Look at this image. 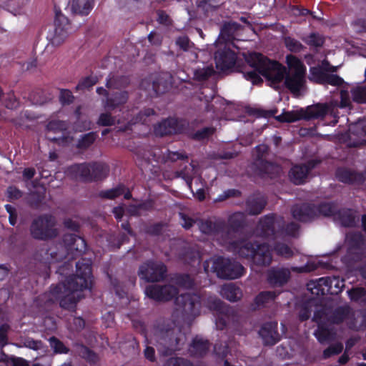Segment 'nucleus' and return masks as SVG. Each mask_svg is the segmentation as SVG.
Masks as SVG:
<instances>
[{
	"label": "nucleus",
	"instance_id": "f257e3e1",
	"mask_svg": "<svg viewBox=\"0 0 366 366\" xmlns=\"http://www.w3.org/2000/svg\"><path fill=\"white\" fill-rule=\"evenodd\" d=\"M288 71L277 61L270 60L259 53H249L245 60L252 71L243 72L246 79L252 84H259L262 80L259 74L265 77L269 85L277 89L285 79L284 84L292 93H298L305 84L306 67L300 59L292 55L286 57Z\"/></svg>",
	"mask_w": 366,
	"mask_h": 366
},
{
	"label": "nucleus",
	"instance_id": "f03ea898",
	"mask_svg": "<svg viewBox=\"0 0 366 366\" xmlns=\"http://www.w3.org/2000/svg\"><path fill=\"white\" fill-rule=\"evenodd\" d=\"M76 274L67 277L51 290V300H58L60 306L73 310L77 302L84 297L83 290L92 285V268L89 259H82L76 263Z\"/></svg>",
	"mask_w": 366,
	"mask_h": 366
},
{
	"label": "nucleus",
	"instance_id": "7ed1b4c3",
	"mask_svg": "<svg viewBox=\"0 0 366 366\" xmlns=\"http://www.w3.org/2000/svg\"><path fill=\"white\" fill-rule=\"evenodd\" d=\"M199 227L202 233L212 235L228 250L237 253L241 257L252 259L254 265L267 266L271 263V257L267 252V249L260 247L257 252H254L251 242L247 241H242L241 245L239 246L232 240L231 232L224 229V223L222 221L202 222L199 224Z\"/></svg>",
	"mask_w": 366,
	"mask_h": 366
},
{
	"label": "nucleus",
	"instance_id": "20e7f679",
	"mask_svg": "<svg viewBox=\"0 0 366 366\" xmlns=\"http://www.w3.org/2000/svg\"><path fill=\"white\" fill-rule=\"evenodd\" d=\"M283 219L273 216H265L261 219L256 229L257 235L264 237L274 236V239H283L285 236L295 237L298 233L299 227L295 223H290L284 229Z\"/></svg>",
	"mask_w": 366,
	"mask_h": 366
},
{
	"label": "nucleus",
	"instance_id": "39448f33",
	"mask_svg": "<svg viewBox=\"0 0 366 366\" xmlns=\"http://www.w3.org/2000/svg\"><path fill=\"white\" fill-rule=\"evenodd\" d=\"M200 297L194 293L182 294L175 300V307L172 313L174 321H189L199 314Z\"/></svg>",
	"mask_w": 366,
	"mask_h": 366
},
{
	"label": "nucleus",
	"instance_id": "423d86ee",
	"mask_svg": "<svg viewBox=\"0 0 366 366\" xmlns=\"http://www.w3.org/2000/svg\"><path fill=\"white\" fill-rule=\"evenodd\" d=\"M179 287L189 288L194 285L193 280L188 275H182L172 279L171 282L164 287L158 285H149L145 289L147 296L155 300H169L177 293Z\"/></svg>",
	"mask_w": 366,
	"mask_h": 366
},
{
	"label": "nucleus",
	"instance_id": "0eeeda50",
	"mask_svg": "<svg viewBox=\"0 0 366 366\" xmlns=\"http://www.w3.org/2000/svg\"><path fill=\"white\" fill-rule=\"evenodd\" d=\"M336 212L335 207L330 203H323L318 206L304 204L292 209L293 217L301 222H309L320 215L331 216Z\"/></svg>",
	"mask_w": 366,
	"mask_h": 366
},
{
	"label": "nucleus",
	"instance_id": "6e6552de",
	"mask_svg": "<svg viewBox=\"0 0 366 366\" xmlns=\"http://www.w3.org/2000/svg\"><path fill=\"white\" fill-rule=\"evenodd\" d=\"M212 269L222 279H237L244 273V267L239 262L228 258L218 257L212 259Z\"/></svg>",
	"mask_w": 366,
	"mask_h": 366
},
{
	"label": "nucleus",
	"instance_id": "1a4fd4ad",
	"mask_svg": "<svg viewBox=\"0 0 366 366\" xmlns=\"http://www.w3.org/2000/svg\"><path fill=\"white\" fill-rule=\"evenodd\" d=\"M55 225L56 221L52 216H40L33 221L30 227L31 234L34 238L41 240L54 238L58 233Z\"/></svg>",
	"mask_w": 366,
	"mask_h": 366
},
{
	"label": "nucleus",
	"instance_id": "9d476101",
	"mask_svg": "<svg viewBox=\"0 0 366 366\" xmlns=\"http://www.w3.org/2000/svg\"><path fill=\"white\" fill-rule=\"evenodd\" d=\"M71 32L68 18L59 12L56 14L54 28L48 31L46 39L52 45L59 46L64 42Z\"/></svg>",
	"mask_w": 366,
	"mask_h": 366
},
{
	"label": "nucleus",
	"instance_id": "9b49d317",
	"mask_svg": "<svg viewBox=\"0 0 366 366\" xmlns=\"http://www.w3.org/2000/svg\"><path fill=\"white\" fill-rule=\"evenodd\" d=\"M245 221V215L242 212H235L231 214L228 219V226L224 224V229L229 230L231 232V236L232 237V240L237 243L239 246L241 245L240 242L242 241H247L251 242L252 247L254 248V252H257V250L259 249L260 247H262L267 249V252L269 254L271 257V260L272 259V253L269 248V246L265 243H257L254 242L251 238L249 239H235V234L237 230L242 227Z\"/></svg>",
	"mask_w": 366,
	"mask_h": 366
},
{
	"label": "nucleus",
	"instance_id": "f8f14e48",
	"mask_svg": "<svg viewBox=\"0 0 366 366\" xmlns=\"http://www.w3.org/2000/svg\"><path fill=\"white\" fill-rule=\"evenodd\" d=\"M166 272L162 262H147L140 266L139 275L146 282H159L164 277Z\"/></svg>",
	"mask_w": 366,
	"mask_h": 366
},
{
	"label": "nucleus",
	"instance_id": "ddd939ff",
	"mask_svg": "<svg viewBox=\"0 0 366 366\" xmlns=\"http://www.w3.org/2000/svg\"><path fill=\"white\" fill-rule=\"evenodd\" d=\"M67 128L65 122L60 120H54L47 124L46 137L54 142H56L59 145H69L73 142V137L69 135L56 136L53 135L62 133Z\"/></svg>",
	"mask_w": 366,
	"mask_h": 366
},
{
	"label": "nucleus",
	"instance_id": "4468645a",
	"mask_svg": "<svg viewBox=\"0 0 366 366\" xmlns=\"http://www.w3.org/2000/svg\"><path fill=\"white\" fill-rule=\"evenodd\" d=\"M326 318L325 312H317L313 317V320L317 322L318 327L315 332L314 335L320 343L331 341L334 340L335 333L333 329L327 326V323L324 322Z\"/></svg>",
	"mask_w": 366,
	"mask_h": 366
},
{
	"label": "nucleus",
	"instance_id": "2eb2a0df",
	"mask_svg": "<svg viewBox=\"0 0 366 366\" xmlns=\"http://www.w3.org/2000/svg\"><path fill=\"white\" fill-rule=\"evenodd\" d=\"M206 306L209 310L218 313L216 318V325L219 330H222L229 322V309L226 308L222 301L215 297H208Z\"/></svg>",
	"mask_w": 366,
	"mask_h": 366
},
{
	"label": "nucleus",
	"instance_id": "dca6fc26",
	"mask_svg": "<svg viewBox=\"0 0 366 366\" xmlns=\"http://www.w3.org/2000/svg\"><path fill=\"white\" fill-rule=\"evenodd\" d=\"M318 163V161L311 160L305 164L294 166L289 173L290 180L295 184L304 183L310 171L315 168Z\"/></svg>",
	"mask_w": 366,
	"mask_h": 366
},
{
	"label": "nucleus",
	"instance_id": "f3484780",
	"mask_svg": "<svg viewBox=\"0 0 366 366\" xmlns=\"http://www.w3.org/2000/svg\"><path fill=\"white\" fill-rule=\"evenodd\" d=\"M256 151L258 153H261V154H258V159L254 163L255 166L258 167L259 174L260 175H272L279 172L280 169L277 166L262 159L263 154L267 151V146L264 144L259 145L256 147Z\"/></svg>",
	"mask_w": 366,
	"mask_h": 366
},
{
	"label": "nucleus",
	"instance_id": "a211bd4d",
	"mask_svg": "<svg viewBox=\"0 0 366 366\" xmlns=\"http://www.w3.org/2000/svg\"><path fill=\"white\" fill-rule=\"evenodd\" d=\"M217 68L224 71L232 68L236 61V55L234 52L229 49L224 48L223 50H219L214 56Z\"/></svg>",
	"mask_w": 366,
	"mask_h": 366
},
{
	"label": "nucleus",
	"instance_id": "6ab92c4d",
	"mask_svg": "<svg viewBox=\"0 0 366 366\" xmlns=\"http://www.w3.org/2000/svg\"><path fill=\"white\" fill-rule=\"evenodd\" d=\"M259 335L262 337L265 345H274L280 340V335L277 332V322H270L265 323L259 330Z\"/></svg>",
	"mask_w": 366,
	"mask_h": 366
},
{
	"label": "nucleus",
	"instance_id": "aec40b11",
	"mask_svg": "<svg viewBox=\"0 0 366 366\" xmlns=\"http://www.w3.org/2000/svg\"><path fill=\"white\" fill-rule=\"evenodd\" d=\"M92 164H74L68 167L66 174L76 179L92 181Z\"/></svg>",
	"mask_w": 366,
	"mask_h": 366
},
{
	"label": "nucleus",
	"instance_id": "412c9836",
	"mask_svg": "<svg viewBox=\"0 0 366 366\" xmlns=\"http://www.w3.org/2000/svg\"><path fill=\"white\" fill-rule=\"evenodd\" d=\"M290 277V271L287 268L273 267L267 272V280L274 286L285 284Z\"/></svg>",
	"mask_w": 366,
	"mask_h": 366
},
{
	"label": "nucleus",
	"instance_id": "4be33fe9",
	"mask_svg": "<svg viewBox=\"0 0 366 366\" xmlns=\"http://www.w3.org/2000/svg\"><path fill=\"white\" fill-rule=\"evenodd\" d=\"M330 109L326 104H317L307 107L304 109L305 119L323 118L327 114Z\"/></svg>",
	"mask_w": 366,
	"mask_h": 366
},
{
	"label": "nucleus",
	"instance_id": "5701e85b",
	"mask_svg": "<svg viewBox=\"0 0 366 366\" xmlns=\"http://www.w3.org/2000/svg\"><path fill=\"white\" fill-rule=\"evenodd\" d=\"M177 121L174 119H167L159 123L154 129L155 134L164 136L175 134L178 132Z\"/></svg>",
	"mask_w": 366,
	"mask_h": 366
},
{
	"label": "nucleus",
	"instance_id": "b1692460",
	"mask_svg": "<svg viewBox=\"0 0 366 366\" xmlns=\"http://www.w3.org/2000/svg\"><path fill=\"white\" fill-rule=\"evenodd\" d=\"M93 8L92 0H71L70 9L72 13L79 15H87Z\"/></svg>",
	"mask_w": 366,
	"mask_h": 366
},
{
	"label": "nucleus",
	"instance_id": "393cba45",
	"mask_svg": "<svg viewBox=\"0 0 366 366\" xmlns=\"http://www.w3.org/2000/svg\"><path fill=\"white\" fill-rule=\"evenodd\" d=\"M209 349L208 342L202 337H196L189 347L191 355L194 357H202L204 355Z\"/></svg>",
	"mask_w": 366,
	"mask_h": 366
},
{
	"label": "nucleus",
	"instance_id": "a878e982",
	"mask_svg": "<svg viewBox=\"0 0 366 366\" xmlns=\"http://www.w3.org/2000/svg\"><path fill=\"white\" fill-rule=\"evenodd\" d=\"M221 295L230 302H236L242 296L241 290L232 283L225 284L222 286Z\"/></svg>",
	"mask_w": 366,
	"mask_h": 366
},
{
	"label": "nucleus",
	"instance_id": "bb28decb",
	"mask_svg": "<svg viewBox=\"0 0 366 366\" xmlns=\"http://www.w3.org/2000/svg\"><path fill=\"white\" fill-rule=\"evenodd\" d=\"M337 178L345 183L360 184L363 179V176L345 169H339L336 173Z\"/></svg>",
	"mask_w": 366,
	"mask_h": 366
},
{
	"label": "nucleus",
	"instance_id": "cd10ccee",
	"mask_svg": "<svg viewBox=\"0 0 366 366\" xmlns=\"http://www.w3.org/2000/svg\"><path fill=\"white\" fill-rule=\"evenodd\" d=\"M21 344L25 347L37 351L40 356L48 355L47 346L44 345L40 340H35L31 337H24L21 340Z\"/></svg>",
	"mask_w": 366,
	"mask_h": 366
},
{
	"label": "nucleus",
	"instance_id": "c85d7f7f",
	"mask_svg": "<svg viewBox=\"0 0 366 366\" xmlns=\"http://www.w3.org/2000/svg\"><path fill=\"white\" fill-rule=\"evenodd\" d=\"M64 242L70 250L82 252L86 248L84 239L74 234H66L64 237Z\"/></svg>",
	"mask_w": 366,
	"mask_h": 366
},
{
	"label": "nucleus",
	"instance_id": "c756f323",
	"mask_svg": "<svg viewBox=\"0 0 366 366\" xmlns=\"http://www.w3.org/2000/svg\"><path fill=\"white\" fill-rule=\"evenodd\" d=\"M266 204L264 198L262 195L250 197L247 202V209L250 214H259Z\"/></svg>",
	"mask_w": 366,
	"mask_h": 366
},
{
	"label": "nucleus",
	"instance_id": "7c9ffc66",
	"mask_svg": "<svg viewBox=\"0 0 366 366\" xmlns=\"http://www.w3.org/2000/svg\"><path fill=\"white\" fill-rule=\"evenodd\" d=\"M333 285L335 287H337V288H340V287H343V285H344L343 283L342 282V285L340 286L338 280L335 277L331 278L329 277H325L320 278L315 282H312V283L307 285V287L310 290H312L313 288L322 287L325 286V287H327L328 288L327 290H329ZM312 292L313 294L316 293L317 295H318V292H315L312 291Z\"/></svg>",
	"mask_w": 366,
	"mask_h": 366
},
{
	"label": "nucleus",
	"instance_id": "2f4dec72",
	"mask_svg": "<svg viewBox=\"0 0 366 366\" xmlns=\"http://www.w3.org/2000/svg\"><path fill=\"white\" fill-rule=\"evenodd\" d=\"M197 175H199L198 169L193 164H189L188 166H186L184 169L179 173V176L186 181L187 186L192 192H194L192 184V179Z\"/></svg>",
	"mask_w": 366,
	"mask_h": 366
},
{
	"label": "nucleus",
	"instance_id": "473e14b6",
	"mask_svg": "<svg viewBox=\"0 0 366 366\" xmlns=\"http://www.w3.org/2000/svg\"><path fill=\"white\" fill-rule=\"evenodd\" d=\"M277 119L281 122H294L301 119H305L304 109L284 112Z\"/></svg>",
	"mask_w": 366,
	"mask_h": 366
},
{
	"label": "nucleus",
	"instance_id": "72a5a7b5",
	"mask_svg": "<svg viewBox=\"0 0 366 366\" xmlns=\"http://www.w3.org/2000/svg\"><path fill=\"white\" fill-rule=\"evenodd\" d=\"M128 99L127 93L125 92L118 93L114 99H107L104 107L108 109H114L120 104L126 103Z\"/></svg>",
	"mask_w": 366,
	"mask_h": 366
},
{
	"label": "nucleus",
	"instance_id": "f704fd0d",
	"mask_svg": "<svg viewBox=\"0 0 366 366\" xmlns=\"http://www.w3.org/2000/svg\"><path fill=\"white\" fill-rule=\"evenodd\" d=\"M92 181L104 178L108 173V167L102 163L92 164Z\"/></svg>",
	"mask_w": 366,
	"mask_h": 366
},
{
	"label": "nucleus",
	"instance_id": "c9c22d12",
	"mask_svg": "<svg viewBox=\"0 0 366 366\" xmlns=\"http://www.w3.org/2000/svg\"><path fill=\"white\" fill-rule=\"evenodd\" d=\"M280 239H275L277 241L274 246V250L277 254L282 256L285 258H290L294 255V251L287 244L280 242Z\"/></svg>",
	"mask_w": 366,
	"mask_h": 366
},
{
	"label": "nucleus",
	"instance_id": "e433bc0d",
	"mask_svg": "<svg viewBox=\"0 0 366 366\" xmlns=\"http://www.w3.org/2000/svg\"><path fill=\"white\" fill-rule=\"evenodd\" d=\"M277 294L275 292L266 291L260 292L255 298V302L257 305H264L273 301Z\"/></svg>",
	"mask_w": 366,
	"mask_h": 366
},
{
	"label": "nucleus",
	"instance_id": "4c0bfd02",
	"mask_svg": "<svg viewBox=\"0 0 366 366\" xmlns=\"http://www.w3.org/2000/svg\"><path fill=\"white\" fill-rule=\"evenodd\" d=\"M354 102L362 104L366 103V86H357L351 90Z\"/></svg>",
	"mask_w": 366,
	"mask_h": 366
},
{
	"label": "nucleus",
	"instance_id": "58836bf2",
	"mask_svg": "<svg viewBox=\"0 0 366 366\" xmlns=\"http://www.w3.org/2000/svg\"><path fill=\"white\" fill-rule=\"evenodd\" d=\"M214 73V70L212 66H204L203 68H199L194 70V77L198 81H204L207 79Z\"/></svg>",
	"mask_w": 366,
	"mask_h": 366
},
{
	"label": "nucleus",
	"instance_id": "ea45409f",
	"mask_svg": "<svg viewBox=\"0 0 366 366\" xmlns=\"http://www.w3.org/2000/svg\"><path fill=\"white\" fill-rule=\"evenodd\" d=\"M97 135L94 132H89L81 137L76 144L79 149H86L95 141Z\"/></svg>",
	"mask_w": 366,
	"mask_h": 366
},
{
	"label": "nucleus",
	"instance_id": "a19ab883",
	"mask_svg": "<svg viewBox=\"0 0 366 366\" xmlns=\"http://www.w3.org/2000/svg\"><path fill=\"white\" fill-rule=\"evenodd\" d=\"M339 215L342 225L352 227L355 224V215L351 210H343Z\"/></svg>",
	"mask_w": 366,
	"mask_h": 366
},
{
	"label": "nucleus",
	"instance_id": "79ce46f5",
	"mask_svg": "<svg viewBox=\"0 0 366 366\" xmlns=\"http://www.w3.org/2000/svg\"><path fill=\"white\" fill-rule=\"evenodd\" d=\"M326 72L318 67H312L310 69V79L319 84L324 83Z\"/></svg>",
	"mask_w": 366,
	"mask_h": 366
},
{
	"label": "nucleus",
	"instance_id": "37998d69",
	"mask_svg": "<svg viewBox=\"0 0 366 366\" xmlns=\"http://www.w3.org/2000/svg\"><path fill=\"white\" fill-rule=\"evenodd\" d=\"M346 242L352 247H358L363 243V237L360 232L350 233L346 237Z\"/></svg>",
	"mask_w": 366,
	"mask_h": 366
},
{
	"label": "nucleus",
	"instance_id": "c03bdc74",
	"mask_svg": "<svg viewBox=\"0 0 366 366\" xmlns=\"http://www.w3.org/2000/svg\"><path fill=\"white\" fill-rule=\"evenodd\" d=\"M124 192V187L121 184L116 188L102 192L101 196L104 198L112 199L122 194Z\"/></svg>",
	"mask_w": 366,
	"mask_h": 366
},
{
	"label": "nucleus",
	"instance_id": "a18cd8bd",
	"mask_svg": "<svg viewBox=\"0 0 366 366\" xmlns=\"http://www.w3.org/2000/svg\"><path fill=\"white\" fill-rule=\"evenodd\" d=\"M23 6V3L19 0H10L6 4L7 9L14 15L21 14Z\"/></svg>",
	"mask_w": 366,
	"mask_h": 366
},
{
	"label": "nucleus",
	"instance_id": "49530a36",
	"mask_svg": "<svg viewBox=\"0 0 366 366\" xmlns=\"http://www.w3.org/2000/svg\"><path fill=\"white\" fill-rule=\"evenodd\" d=\"M49 343L55 353H67L68 349L56 337H52L49 338Z\"/></svg>",
	"mask_w": 366,
	"mask_h": 366
},
{
	"label": "nucleus",
	"instance_id": "de8ad7c7",
	"mask_svg": "<svg viewBox=\"0 0 366 366\" xmlns=\"http://www.w3.org/2000/svg\"><path fill=\"white\" fill-rule=\"evenodd\" d=\"M285 43L286 47L293 52L300 51L303 48V46L300 41L291 37L285 38Z\"/></svg>",
	"mask_w": 366,
	"mask_h": 366
},
{
	"label": "nucleus",
	"instance_id": "09e8293b",
	"mask_svg": "<svg viewBox=\"0 0 366 366\" xmlns=\"http://www.w3.org/2000/svg\"><path fill=\"white\" fill-rule=\"evenodd\" d=\"M116 119L108 113H102L100 114L97 121V124L100 126H111L114 124Z\"/></svg>",
	"mask_w": 366,
	"mask_h": 366
},
{
	"label": "nucleus",
	"instance_id": "8fccbe9b",
	"mask_svg": "<svg viewBox=\"0 0 366 366\" xmlns=\"http://www.w3.org/2000/svg\"><path fill=\"white\" fill-rule=\"evenodd\" d=\"M347 312V310L345 308H338L335 314L332 318L328 319L327 322L330 323H339L342 322L346 316V314Z\"/></svg>",
	"mask_w": 366,
	"mask_h": 366
},
{
	"label": "nucleus",
	"instance_id": "3c124183",
	"mask_svg": "<svg viewBox=\"0 0 366 366\" xmlns=\"http://www.w3.org/2000/svg\"><path fill=\"white\" fill-rule=\"evenodd\" d=\"M342 349H343L342 344L336 343L335 345L330 346L327 349H326L323 352V355L325 358H327L333 355H337V354L340 353L342 352Z\"/></svg>",
	"mask_w": 366,
	"mask_h": 366
},
{
	"label": "nucleus",
	"instance_id": "603ef678",
	"mask_svg": "<svg viewBox=\"0 0 366 366\" xmlns=\"http://www.w3.org/2000/svg\"><path fill=\"white\" fill-rule=\"evenodd\" d=\"M344 83L343 79L337 75L326 73L323 84H329L332 86H340Z\"/></svg>",
	"mask_w": 366,
	"mask_h": 366
},
{
	"label": "nucleus",
	"instance_id": "864d4df0",
	"mask_svg": "<svg viewBox=\"0 0 366 366\" xmlns=\"http://www.w3.org/2000/svg\"><path fill=\"white\" fill-rule=\"evenodd\" d=\"M351 300L358 301L366 295V291L364 288L357 287L347 291Z\"/></svg>",
	"mask_w": 366,
	"mask_h": 366
},
{
	"label": "nucleus",
	"instance_id": "5fc2aeb1",
	"mask_svg": "<svg viewBox=\"0 0 366 366\" xmlns=\"http://www.w3.org/2000/svg\"><path fill=\"white\" fill-rule=\"evenodd\" d=\"M34 117L31 116L28 111L22 112L19 117L16 119H12V122L19 127H24L25 125V119H33Z\"/></svg>",
	"mask_w": 366,
	"mask_h": 366
},
{
	"label": "nucleus",
	"instance_id": "6e6d98bb",
	"mask_svg": "<svg viewBox=\"0 0 366 366\" xmlns=\"http://www.w3.org/2000/svg\"><path fill=\"white\" fill-rule=\"evenodd\" d=\"M305 41L309 45L315 47L320 46L323 44V40L322 37L316 34H311L310 36H307Z\"/></svg>",
	"mask_w": 366,
	"mask_h": 366
},
{
	"label": "nucleus",
	"instance_id": "4d7b16f0",
	"mask_svg": "<svg viewBox=\"0 0 366 366\" xmlns=\"http://www.w3.org/2000/svg\"><path fill=\"white\" fill-rule=\"evenodd\" d=\"M177 44L184 51H189L193 46V44L190 42L187 36H183L179 37L176 41Z\"/></svg>",
	"mask_w": 366,
	"mask_h": 366
},
{
	"label": "nucleus",
	"instance_id": "13d9d810",
	"mask_svg": "<svg viewBox=\"0 0 366 366\" xmlns=\"http://www.w3.org/2000/svg\"><path fill=\"white\" fill-rule=\"evenodd\" d=\"M96 84V80L94 77H86L81 79L76 86V89H84L89 88Z\"/></svg>",
	"mask_w": 366,
	"mask_h": 366
},
{
	"label": "nucleus",
	"instance_id": "bf43d9fd",
	"mask_svg": "<svg viewBox=\"0 0 366 366\" xmlns=\"http://www.w3.org/2000/svg\"><path fill=\"white\" fill-rule=\"evenodd\" d=\"M166 366H192V365L187 360L182 358H170Z\"/></svg>",
	"mask_w": 366,
	"mask_h": 366
},
{
	"label": "nucleus",
	"instance_id": "052dcab7",
	"mask_svg": "<svg viewBox=\"0 0 366 366\" xmlns=\"http://www.w3.org/2000/svg\"><path fill=\"white\" fill-rule=\"evenodd\" d=\"M74 97L69 90L64 89L60 93V101L62 104H70L72 102Z\"/></svg>",
	"mask_w": 366,
	"mask_h": 366
},
{
	"label": "nucleus",
	"instance_id": "680f3d73",
	"mask_svg": "<svg viewBox=\"0 0 366 366\" xmlns=\"http://www.w3.org/2000/svg\"><path fill=\"white\" fill-rule=\"evenodd\" d=\"M240 25L234 21H230L224 24V29L227 31L229 35L232 36L233 34L240 29Z\"/></svg>",
	"mask_w": 366,
	"mask_h": 366
},
{
	"label": "nucleus",
	"instance_id": "e2e57ef3",
	"mask_svg": "<svg viewBox=\"0 0 366 366\" xmlns=\"http://www.w3.org/2000/svg\"><path fill=\"white\" fill-rule=\"evenodd\" d=\"M9 330V326L4 324L0 327V345L4 346L7 342V332Z\"/></svg>",
	"mask_w": 366,
	"mask_h": 366
},
{
	"label": "nucleus",
	"instance_id": "0e129e2a",
	"mask_svg": "<svg viewBox=\"0 0 366 366\" xmlns=\"http://www.w3.org/2000/svg\"><path fill=\"white\" fill-rule=\"evenodd\" d=\"M79 352L83 357L89 360V361H94L96 360V355L87 347L81 346Z\"/></svg>",
	"mask_w": 366,
	"mask_h": 366
},
{
	"label": "nucleus",
	"instance_id": "69168bd1",
	"mask_svg": "<svg viewBox=\"0 0 366 366\" xmlns=\"http://www.w3.org/2000/svg\"><path fill=\"white\" fill-rule=\"evenodd\" d=\"M213 132H214L213 128H209V127L204 128V129L197 132L194 135V137L197 139H203L204 138L208 137Z\"/></svg>",
	"mask_w": 366,
	"mask_h": 366
},
{
	"label": "nucleus",
	"instance_id": "338daca9",
	"mask_svg": "<svg viewBox=\"0 0 366 366\" xmlns=\"http://www.w3.org/2000/svg\"><path fill=\"white\" fill-rule=\"evenodd\" d=\"M8 197L11 199H18L21 195L22 192L15 187H9L7 189Z\"/></svg>",
	"mask_w": 366,
	"mask_h": 366
},
{
	"label": "nucleus",
	"instance_id": "774afa93",
	"mask_svg": "<svg viewBox=\"0 0 366 366\" xmlns=\"http://www.w3.org/2000/svg\"><path fill=\"white\" fill-rule=\"evenodd\" d=\"M340 107L342 108L347 107L350 105V99L349 96V93L345 90H342L340 92Z\"/></svg>",
	"mask_w": 366,
	"mask_h": 366
}]
</instances>
